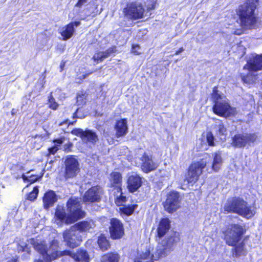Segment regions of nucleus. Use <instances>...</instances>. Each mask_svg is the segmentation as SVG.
Masks as SVG:
<instances>
[{"mask_svg": "<svg viewBox=\"0 0 262 262\" xmlns=\"http://www.w3.org/2000/svg\"><path fill=\"white\" fill-rule=\"evenodd\" d=\"M246 232L245 226L238 223L231 224L223 231L226 244L234 248L236 256H239L244 251L245 241L249 237L247 235L243 238Z\"/></svg>", "mask_w": 262, "mask_h": 262, "instance_id": "obj_1", "label": "nucleus"}, {"mask_svg": "<svg viewBox=\"0 0 262 262\" xmlns=\"http://www.w3.org/2000/svg\"><path fill=\"white\" fill-rule=\"evenodd\" d=\"M68 214L63 206H57L55 209V216L57 219L69 225L85 217V212L82 210L78 198L71 197L66 203Z\"/></svg>", "mask_w": 262, "mask_h": 262, "instance_id": "obj_2", "label": "nucleus"}, {"mask_svg": "<svg viewBox=\"0 0 262 262\" xmlns=\"http://www.w3.org/2000/svg\"><path fill=\"white\" fill-rule=\"evenodd\" d=\"M259 0H246L236 9V14L240 21V26L244 29H254L258 23V17L256 10Z\"/></svg>", "mask_w": 262, "mask_h": 262, "instance_id": "obj_3", "label": "nucleus"}, {"mask_svg": "<svg viewBox=\"0 0 262 262\" xmlns=\"http://www.w3.org/2000/svg\"><path fill=\"white\" fill-rule=\"evenodd\" d=\"M223 213L237 214L243 217L249 219L253 217L256 213L254 208L249 205L242 198L234 196L229 199L223 207Z\"/></svg>", "mask_w": 262, "mask_h": 262, "instance_id": "obj_4", "label": "nucleus"}, {"mask_svg": "<svg viewBox=\"0 0 262 262\" xmlns=\"http://www.w3.org/2000/svg\"><path fill=\"white\" fill-rule=\"evenodd\" d=\"M206 165L207 162L203 159L192 162L187 169L185 180L191 185L194 184L199 180Z\"/></svg>", "mask_w": 262, "mask_h": 262, "instance_id": "obj_5", "label": "nucleus"}, {"mask_svg": "<svg viewBox=\"0 0 262 262\" xmlns=\"http://www.w3.org/2000/svg\"><path fill=\"white\" fill-rule=\"evenodd\" d=\"M145 12V9L143 5L136 1L127 4L123 9L124 16L132 21L143 18Z\"/></svg>", "mask_w": 262, "mask_h": 262, "instance_id": "obj_6", "label": "nucleus"}, {"mask_svg": "<svg viewBox=\"0 0 262 262\" xmlns=\"http://www.w3.org/2000/svg\"><path fill=\"white\" fill-rule=\"evenodd\" d=\"M257 139L258 136L255 133H237L231 137L230 144L235 148H243L247 145L254 143Z\"/></svg>", "mask_w": 262, "mask_h": 262, "instance_id": "obj_7", "label": "nucleus"}, {"mask_svg": "<svg viewBox=\"0 0 262 262\" xmlns=\"http://www.w3.org/2000/svg\"><path fill=\"white\" fill-rule=\"evenodd\" d=\"M80 171L78 161L74 155H69L64 161L63 176L66 180L75 178Z\"/></svg>", "mask_w": 262, "mask_h": 262, "instance_id": "obj_8", "label": "nucleus"}, {"mask_svg": "<svg viewBox=\"0 0 262 262\" xmlns=\"http://www.w3.org/2000/svg\"><path fill=\"white\" fill-rule=\"evenodd\" d=\"M212 111L215 115L226 118L235 117L237 114L236 108L231 106L226 100L213 103Z\"/></svg>", "mask_w": 262, "mask_h": 262, "instance_id": "obj_9", "label": "nucleus"}, {"mask_svg": "<svg viewBox=\"0 0 262 262\" xmlns=\"http://www.w3.org/2000/svg\"><path fill=\"white\" fill-rule=\"evenodd\" d=\"M181 196L176 190H171L166 194L165 201L163 205L165 210L169 213H172L180 207Z\"/></svg>", "mask_w": 262, "mask_h": 262, "instance_id": "obj_10", "label": "nucleus"}, {"mask_svg": "<svg viewBox=\"0 0 262 262\" xmlns=\"http://www.w3.org/2000/svg\"><path fill=\"white\" fill-rule=\"evenodd\" d=\"M108 230L110 238L113 240L120 239L125 234L123 223L117 217H112L110 220Z\"/></svg>", "mask_w": 262, "mask_h": 262, "instance_id": "obj_11", "label": "nucleus"}, {"mask_svg": "<svg viewBox=\"0 0 262 262\" xmlns=\"http://www.w3.org/2000/svg\"><path fill=\"white\" fill-rule=\"evenodd\" d=\"M164 244H162L156 250L158 258L166 256L167 252L172 250V247L180 241V236L179 233L175 232L172 235L166 238Z\"/></svg>", "mask_w": 262, "mask_h": 262, "instance_id": "obj_12", "label": "nucleus"}, {"mask_svg": "<svg viewBox=\"0 0 262 262\" xmlns=\"http://www.w3.org/2000/svg\"><path fill=\"white\" fill-rule=\"evenodd\" d=\"M103 193L102 187L99 185L92 186L84 193L82 199L85 203H93L99 202L101 199Z\"/></svg>", "mask_w": 262, "mask_h": 262, "instance_id": "obj_13", "label": "nucleus"}, {"mask_svg": "<svg viewBox=\"0 0 262 262\" xmlns=\"http://www.w3.org/2000/svg\"><path fill=\"white\" fill-rule=\"evenodd\" d=\"M62 235L67 246L71 248H75L79 246L82 241L80 236L78 235L72 226L66 229L63 232Z\"/></svg>", "mask_w": 262, "mask_h": 262, "instance_id": "obj_14", "label": "nucleus"}, {"mask_svg": "<svg viewBox=\"0 0 262 262\" xmlns=\"http://www.w3.org/2000/svg\"><path fill=\"white\" fill-rule=\"evenodd\" d=\"M140 160L141 161L140 168L145 173L154 171L157 168L158 165L154 161L151 155L144 152L140 157Z\"/></svg>", "mask_w": 262, "mask_h": 262, "instance_id": "obj_15", "label": "nucleus"}, {"mask_svg": "<svg viewBox=\"0 0 262 262\" xmlns=\"http://www.w3.org/2000/svg\"><path fill=\"white\" fill-rule=\"evenodd\" d=\"M143 178L139 174H132L127 177L126 187L130 193L137 191L143 184Z\"/></svg>", "mask_w": 262, "mask_h": 262, "instance_id": "obj_16", "label": "nucleus"}, {"mask_svg": "<svg viewBox=\"0 0 262 262\" xmlns=\"http://www.w3.org/2000/svg\"><path fill=\"white\" fill-rule=\"evenodd\" d=\"M80 25L79 21H74L69 23L62 27L59 32L63 40H67L71 38L75 32L74 27H78Z\"/></svg>", "mask_w": 262, "mask_h": 262, "instance_id": "obj_17", "label": "nucleus"}, {"mask_svg": "<svg viewBox=\"0 0 262 262\" xmlns=\"http://www.w3.org/2000/svg\"><path fill=\"white\" fill-rule=\"evenodd\" d=\"M246 66L250 71L257 72L262 70V54L256 55L251 57L244 67L245 69Z\"/></svg>", "mask_w": 262, "mask_h": 262, "instance_id": "obj_18", "label": "nucleus"}, {"mask_svg": "<svg viewBox=\"0 0 262 262\" xmlns=\"http://www.w3.org/2000/svg\"><path fill=\"white\" fill-rule=\"evenodd\" d=\"M170 221L167 217L160 219L157 228L156 237L161 238L164 236L170 229Z\"/></svg>", "mask_w": 262, "mask_h": 262, "instance_id": "obj_19", "label": "nucleus"}, {"mask_svg": "<svg viewBox=\"0 0 262 262\" xmlns=\"http://www.w3.org/2000/svg\"><path fill=\"white\" fill-rule=\"evenodd\" d=\"M76 231L81 233L89 232L90 230L94 228L95 223L92 219L85 220L78 222L72 226Z\"/></svg>", "mask_w": 262, "mask_h": 262, "instance_id": "obj_20", "label": "nucleus"}, {"mask_svg": "<svg viewBox=\"0 0 262 262\" xmlns=\"http://www.w3.org/2000/svg\"><path fill=\"white\" fill-rule=\"evenodd\" d=\"M57 201V196L54 191L48 190L42 197L43 207L44 209L48 210L53 207Z\"/></svg>", "mask_w": 262, "mask_h": 262, "instance_id": "obj_21", "label": "nucleus"}, {"mask_svg": "<svg viewBox=\"0 0 262 262\" xmlns=\"http://www.w3.org/2000/svg\"><path fill=\"white\" fill-rule=\"evenodd\" d=\"M110 187L116 188L117 191H122V176L120 172L113 171L109 179Z\"/></svg>", "mask_w": 262, "mask_h": 262, "instance_id": "obj_22", "label": "nucleus"}, {"mask_svg": "<svg viewBox=\"0 0 262 262\" xmlns=\"http://www.w3.org/2000/svg\"><path fill=\"white\" fill-rule=\"evenodd\" d=\"M115 136L117 138L125 136L128 132L127 119L123 118L117 120L115 125Z\"/></svg>", "mask_w": 262, "mask_h": 262, "instance_id": "obj_23", "label": "nucleus"}, {"mask_svg": "<svg viewBox=\"0 0 262 262\" xmlns=\"http://www.w3.org/2000/svg\"><path fill=\"white\" fill-rule=\"evenodd\" d=\"M72 258L78 262H90V260L88 252L81 248L77 249L76 252H73Z\"/></svg>", "mask_w": 262, "mask_h": 262, "instance_id": "obj_24", "label": "nucleus"}, {"mask_svg": "<svg viewBox=\"0 0 262 262\" xmlns=\"http://www.w3.org/2000/svg\"><path fill=\"white\" fill-rule=\"evenodd\" d=\"M32 245L34 249L42 256L46 262L50 261L49 260H47L46 258L49 255H50V254H48V248L47 244L41 242L34 241L33 242Z\"/></svg>", "mask_w": 262, "mask_h": 262, "instance_id": "obj_25", "label": "nucleus"}, {"mask_svg": "<svg viewBox=\"0 0 262 262\" xmlns=\"http://www.w3.org/2000/svg\"><path fill=\"white\" fill-rule=\"evenodd\" d=\"M137 207L138 205L136 204H125L119 208L118 212L121 216H129L134 214Z\"/></svg>", "mask_w": 262, "mask_h": 262, "instance_id": "obj_26", "label": "nucleus"}, {"mask_svg": "<svg viewBox=\"0 0 262 262\" xmlns=\"http://www.w3.org/2000/svg\"><path fill=\"white\" fill-rule=\"evenodd\" d=\"M215 135L219 140L224 142L227 139V129L222 120L217 125V129L215 131Z\"/></svg>", "mask_w": 262, "mask_h": 262, "instance_id": "obj_27", "label": "nucleus"}, {"mask_svg": "<svg viewBox=\"0 0 262 262\" xmlns=\"http://www.w3.org/2000/svg\"><path fill=\"white\" fill-rule=\"evenodd\" d=\"M81 140L95 144L98 141L99 139L95 132L91 129H86L84 131Z\"/></svg>", "mask_w": 262, "mask_h": 262, "instance_id": "obj_28", "label": "nucleus"}, {"mask_svg": "<svg viewBox=\"0 0 262 262\" xmlns=\"http://www.w3.org/2000/svg\"><path fill=\"white\" fill-rule=\"evenodd\" d=\"M97 244L99 248L102 251H106L111 248L110 241L104 234H101L97 239Z\"/></svg>", "mask_w": 262, "mask_h": 262, "instance_id": "obj_29", "label": "nucleus"}, {"mask_svg": "<svg viewBox=\"0 0 262 262\" xmlns=\"http://www.w3.org/2000/svg\"><path fill=\"white\" fill-rule=\"evenodd\" d=\"M65 137L64 136L57 139H54L52 141L54 145L48 149L47 155H54L58 150L59 147L63 143Z\"/></svg>", "mask_w": 262, "mask_h": 262, "instance_id": "obj_30", "label": "nucleus"}, {"mask_svg": "<svg viewBox=\"0 0 262 262\" xmlns=\"http://www.w3.org/2000/svg\"><path fill=\"white\" fill-rule=\"evenodd\" d=\"M120 255L116 252H110L103 255L100 262H119Z\"/></svg>", "mask_w": 262, "mask_h": 262, "instance_id": "obj_31", "label": "nucleus"}, {"mask_svg": "<svg viewBox=\"0 0 262 262\" xmlns=\"http://www.w3.org/2000/svg\"><path fill=\"white\" fill-rule=\"evenodd\" d=\"M73 253V252L69 250H64L62 251H55L50 254V255H49L46 258L49 261H52L63 256H69L72 257Z\"/></svg>", "mask_w": 262, "mask_h": 262, "instance_id": "obj_32", "label": "nucleus"}, {"mask_svg": "<svg viewBox=\"0 0 262 262\" xmlns=\"http://www.w3.org/2000/svg\"><path fill=\"white\" fill-rule=\"evenodd\" d=\"M218 86H214L212 89V91L210 94L211 100L213 103L223 100L225 97L224 94L219 90Z\"/></svg>", "mask_w": 262, "mask_h": 262, "instance_id": "obj_33", "label": "nucleus"}, {"mask_svg": "<svg viewBox=\"0 0 262 262\" xmlns=\"http://www.w3.org/2000/svg\"><path fill=\"white\" fill-rule=\"evenodd\" d=\"M222 164V159L219 154L215 153L213 156V161L211 165L212 170L214 172H218L221 169Z\"/></svg>", "mask_w": 262, "mask_h": 262, "instance_id": "obj_34", "label": "nucleus"}, {"mask_svg": "<svg viewBox=\"0 0 262 262\" xmlns=\"http://www.w3.org/2000/svg\"><path fill=\"white\" fill-rule=\"evenodd\" d=\"M43 173L40 175L31 174L28 176H26L25 174H23L21 176V178L24 180V182H28V184H31L36 182L39 179L41 178L43 176Z\"/></svg>", "mask_w": 262, "mask_h": 262, "instance_id": "obj_35", "label": "nucleus"}, {"mask_svg": "<svg viewBox=\"0 0 262 262\" xmlns=\"http://www.w3.org/2000/svg\"><path fill=\"white\" fill-rule=\"evenodd\" d=\"M120 193L119 196H116L114 199V202L117 207H121L125 205L127 201V198L126 196L124 195L122 190L121 191H118Z\"/></svg>", "mask_w": 262, "mask_h": 262, "instance_id": "obj_36", "label": "nucleus"}, {"mask_svg": "<svg viewBox=\"0 0 262 262\" xmlns=\"http://www.w3.org/2000/svg\"><path fill=\"white\" fill-rule=\"evenodd\" d=\"M48 107L52 109V110H56L59 104L58 103L55 101L54 98L53 97L52 93H51L48 96Z\"/></svg>", "mask_w": 262, "mask_h": 262, "instance_id": "obj_37", "label": "nucleus"}, {"mask_svg": "<svg viewBox=\"0 0 262 262\" xmlns=\"http://www.w3.org/2000/svg\"><path fill=\"white\" fill-rule=\"evenodd\" d=\"M241 77L244 83L251 84L254 83V76L252 74H242Z\"/></svg>", "mask_w": 262, "mask_h": 262, "instance_id": "obj_38", "label": "nucleus"}, {"mask_svg": "<svg viewBox=\"0 0 262 262\" xmlns=\"http://www.w3.org/2000/svg\"><path fill=\"white\" fill-rule=\"evenodd\" d=\"M38 192V187L37 186L34 187L33 190L28 194L27 199L30 201H34L37 198Z\"/></svg>", "mask_w": 262, "mask_h": 262, "instance_id": "obj_39", "label": "nucleus"}, {"mask_svg": "<svg viewBox=\"0 0 262 262\" xmlns=\"http://www.w3.org/2000/svg\"><path fill=\"white\" fill-rule=\"evenodd\" d=\"M206 142L209 146H214L215 137L211 131L207 132L206 135Z\"/></svg>", "mask_w": 262, "mask_h": 262, "instance_id": "obj_40", "label": "nucleus"}, {"mask_svg": "<svg viewBox=\"0 0 262 262\" xmlns=\"http://www.w3.org/2000/svg\"><path fill=\"white\" fill-rule=\"evenodd\" d=\"M106 58L104 52L99 51L93 55L92 59L94 61L98 63L102 62Z\"/></svg>", "mask_w": 262, "mask_h": 262, "instance_id": "obj_41", "label": "nucleus"}, {"mask_svg": "<svg viewBox=\"0 0 262 262\" xmlns=\"http://www.w3.org/2000/svg\"><path fill=\"white\" fill-rule=\"evenodd\" d=\"M151 254L150 253V250L149 249H147L145 250L144 252L141 253L139 257L137 258L138 260H140L141 261L144 260H146L149 259L151 257Z\"/></svg>", "mask_w": 262, "mask_h": 262, "instance_id": "obj_42", "label": "nucleus"}, {"mask_svg": "<svg viewBox=\"0 0 262 262\" xmlns=\"http://www.w3.org/2000/svg\"><path fill=\"white\" fill-rule=\"evenodd\" d=\"M84 131L82 129L80 128H75L73 129L71 131V133L75 136H76L77 137H79L81 139H82L83 134L84 133Z\"/></svg>", "mask_w": 262, "mask_h": 262, "instance_id": "obj_43", "label": "nucleus"}, {"mask_svg": "<svg viewBox=\"0 0 262 262\" xmlns=\"http://www.w3.org/2000/svg\"><path fill=\"white\" fill-rule=\"evenodd\" d=\"M140 47L139 44L133 45L132 46L131 52L136 55H139L141 54L140 51Z\"/></svg>", "mask_w": 262, "mask_h": 262, "instance_id": "obj_44", "label": "nucleus"}, {"mask_svg": "<svg viewBox=\"0 0 262 262\" xmlns=\"http://www.w3.org/2000/svg\"><path fill=\"white\" fill-rule=\"evenodd\" d=\"M117 48L116 46H112L104 52L106 57H108L111 54L116 52Z\"/></svg>", "mask_w": 262, "mask_h": 262, "instance_id": "obj_45", "label": "nucleus"}, {"mask_svg": "<svg viewBox=\"0 0 262 262\" xmlns=\"http://www.w3.org/2000/svg\"><path fill=\"white\" fill-rule=\"evenodd\" d=\"M157 2L155 0H151L149 1V3L147 4L145 11L149 12L151 10H154L156 8Z\"/></svg>", "mask_w": 262, "mask_h": 262, "instance_id": "obj_46", "label": "nucleus"}, {"mask_svg": "<svg viewBox=\"0 0 262 262\" xmlns=\"http://www.w3.org/2000/svg\"><path fill=\"white\" fill-rule=\"evenodd\" d=\"M73 143L71 142H68L65 144L63 146V150L66 152H69L72 151Z\"/></svg>", "mask_w": 262, "mask_h": 262, "instance_id": "obj_47", "label": "nucleus"}, {"mask_svg": "<svg viewBox=\"0 0 262 262\" xmlns=\"http://www.w3.org/2000/svg\"><path fill=\"white\" fill-rule=\"evenodd\" d=\"M46 71L44 72L40 76V87L41 88L44 87V85L46 83Z\"/></svg>", "mask_w": 262, "mask_h": 262, "instance_id": "obj_48", "label": "nucleus"}, {"mask_svg": "<svg viewBox=\"0 0 262 262\" xmlns=\"http://www.w3.org/2000/svg\"><path fill=\"white\" fill-rule=\"evenodd\" d=\"M85 93L83 92H81L80 93H78L76 96L77 102L78 101V100H83L85 98Z\"/></svg>", "mask_w": 262, "mask_h": 262, "instance_id": "obj_49", "label": "nucleus"}, {"mask_svg": "<svg viewBox=\"0 0 262 262\" xmlns=\"http://www.w3.org/2000/svg\"><path fill=\"white\" fill-rule=\"evenodd\" d=\"M87 0H78L76 3L75 6L81 7L82 5L86 2Z\"/></svg>", "mask_w": 262, "mask_h": 262, "instance_id": "obj_50", "label": "nucleus"}, {"mask_svg": "<svg viewBox=\"0 0 262 262\" xmlns=\"http://www.w3.org/2000/svg\"><path fill=\"white\" fill-rule=\"evenodd\" d=\"M243 33V31L242 29H236L234 32V34L236 35H241Z\"/></svg>", "mask_w": 262, "mask_h": 262, "instance_id": "obj_51", "label": "nucleus"}, {"mask_svg": "<svg viewBox=\"0 0 262 262\" xmlns=\"http://www.w3.org/2000/svg\"><path fill=\"white\" fill-rule=\"evenodd\" d=\"M184 50V48L183 47H180L174 53V55H178L181 52H183Z\"/></svg>", "mask_w": 262, "mask_h": 262, "instance_id": "obj_52", "label": "nucleus"}, {"mask_svg": "<svg viewBox=\"0 0 262 262\" xmlns=\"http://www.w3.org/2000/svg\"><path fill=\"white\" fill-rule=\"evenodd\" d=\"M65 63H66V62L63 60L61 62L60 64V68L61 69V71H62L63 70V68L65 66Z\"/></svg>", "mask_w": 262, "mask_h": 262, "instance_id": "obj_53", "label": "nucleus"}, {"mask_svg": "<svg viewBox=\"0 0 262 262\" xmlns=\"http://www.w3.org/2000/svg\"><path fill=\"white\" fill-rule=\"evenodd\" d=\"M77 112H78V109L76 110V111L73 114L72 118L73 119L77 118Z\"/></svg>", "mask_w": 262, "mask_h": 262, "instance_id": "obj_54", "label": "nucleus"}, {"mask_svg": "<svg viewBox=\"0 0 262 262\" xmlns=\"http://www.w3.org/2000/svg\"><path fill=\"white\" fill-rule=\"evenodd\" d=\"M76 120L74 121H69L68 123V126L74 125L76 123Z\"/></svg>", "mask_w": 262, "mask_h": 262, "instance_id": "obj_55", "label": "nucleus"}, {"mask_svg": "<svg viewBox=\"0 0 262 262\" xmlns=\"http://www.w3.org/2000/svg\"><path fill=\"white\" fill-rule=\"evenodd\" d=\"M68 119H66L65 120H64L63 121H62L61 123H60V125H62L64 124H68Z\"/></svg>", "mask_w": 262, "mask_h": 262, "instance_id": "obj_56", "label": "nucleus"}, {"mask_svg": "<svg viewBox=\"0 0 262 262\" xmlns=\"http://www.w3.org/2000/svg\"><path fill=\"white\" fill-rule=\"evenodd\" d=\"M7 262H16V259L15 258H13V259H11L9 260H8Z\"/></svg>", "mask_w": 262, "mask_h": 262, "instance_id": "obj_57", "label": "nucleus"}, {"mask_svg": "<svg viewBox=\"0 0 262 262\" xmlns=\"http://www.w3.org/2000/svg\"><path fill=\"white\" fill-rule=\"evenodd\" d=\"M133 262H143L140 260H138L137 258L134 259Z\"/></svg>", "mask_w": 262, "mask_h": 262, "instance_id": "obj_58", "label": "nucleus"}, {"mask_svg": "<svg viewBox=\"0 0 262 262\" xmlns=\"http://www.w3.org/2000/svg\"><path fill=\"white\" fill-rule=\"evenodd\" d=\"M91 73H89V74H86L83 75L82 76V78H83V79H84V78H86V77L87 76H88L89 74H90Z\"/></svg>", "mask_w": 262, "mask_h": 262, "instance_id": "obj_59", "label": "nucleus"}]
</instances>
